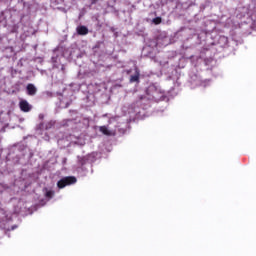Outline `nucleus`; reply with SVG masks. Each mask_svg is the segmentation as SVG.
Here are the masks:
<instances>
[{
	"label": "nucleus",
	"mask_w": 256,
	"mask_h": 256,
	"mask_svg": "<svg viewBox=\"0 0 256 256\" xmlns=\"http://www.w3.org/2000/svg\"><path fill=\"white\" fill-rule=\"evenodd\" d=\"M75 183H77V178L75 176H67L57 182V187L59 189H64L67 185H75Z\"/></svg>",
	"instance_id": "1"
},
{
	"label": "nucleus",
	"mask_w": 256,
	"mask_h": 256,
	"mask_svg": "<svg viewBox=\"0 0 256 256\" xmlns=\"http://www.w3.org/2000/svg\"><path fill=\"white\" fill-rule=\"evenodd\" d=\"M19 107H20V111H23V113H29V111L33 109V106H31V104H29L27 100H21L19 102Z\"/></svg>",
	"instance_id": "2"
},
{
	"label": "nucleus",
	"mask_w": 256,
	"mask_h": 256,
	"mask_svg": "<svg viewBox=\"0 0 256 256\" xmlns=\"http://www.w3.org/2000/svg\"><path fill=\"white\" fill-rule=\"evenodd\" d=\"M26 93L30 97H34V95H37V87H35L31 83L27 84V86H26Z\"/></svg>",
	"instance_id": "3"
},
{
	"label": "nucleus",
	"mask_w": 256,
	"mask_h": 256,
	"mask_svg": "<svg viewBox=\"0 0 256 256\" xmlns=\"http://www.w3.org/2000/svg\"><path fill=\"white\" fill-rule=\"evenodd\" d=\"M141 77V72L139 68H135V75L130 76V83H139V79Z\"/></svg>",
	"instance_id": "4"
},
{
	"label": "nucleus",
	"mask_w": 256,
	"mask_h": 256,
	"mask_svg": "<svg viewBox=\"0 0 256 256\" xmlns=\"http://www.w3.org/2000/svg\"><path fill=\"white\" fill-rule=\"evenodd\" d=\"M76 31L79 35H87L89 33V29L86 26H78Z\"/></svg>",
	"instance_id": "5"
},
{
	"label": "nucleus",
	"mask_w": 256,
	"mask_h": 256,
	"mask_svg": "<svg viewBox=\"0 0 256 256\" xmlns=\"http://www.w3.org/2000/svg\"><path fill=\"white\" fill-rule=\"evenodd\" d=\"M99 131H100L101 133H103V135H107V136L111 135V131H109V129L107 128V126H100V127H99Z\"/></svg>",
	"instance_id": "6"
},
{
	"label": "nucleus",
	"mask_w": 256,
	"mask_h": 256,
	"mask_svg": "<svg viewBox=\"0 0 256 256\" xmlns=\"http://www.w3.org/2000/svg\"><path fill=\"white\" fill-rule=\"evenodd\" d=\"M78 163H79V165H81V167H83V165L87 164V157L83 156V157L78 158Z\"/></svg>",
	"instance_id": "7"
},
{
	"label": "nucleus",
	"mask_w": 256,
	"mask_h": 256,
	"mask_svg": "<svg viewBox=\"0 0 256 256\" xmlns=\"http://www.w3.org/2000/svg\"><path fill=\"white\" fill-rule=\"evenodd\" d=\"M162 21L161 17H156L152 20V23H154V25H161Z\"/></svg>",
	"instance_id": "8"
},
{
	"label": "nucleus",
	"mask_w": 256,
	"mask_h": 256,
	"mask_svg": "<svg viewBox=\"0 0 256 256\" xmlns=\"http://www.w3.org/2000/svg\"><path fill=\"white\" fill-rule=\"evenodd\" d=\"M45 195H46V197H47L48 199H51V198H53L54 192L51 191V190H49V191L46 192Z\"/></svg>",
	"instance_id": "9"
}]
</instances>
